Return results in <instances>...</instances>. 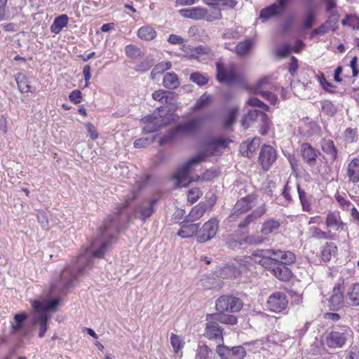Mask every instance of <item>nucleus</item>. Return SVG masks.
<instances>
[{
	"mask_svg": "<svg viewBox=\"0 0 359 359\" xmlns=\"http://www.w3.org/2000/svg\"><path fill=\"white\" fill-rule=\"evenodd\" d=\"M140 187L133 189L122 203L117 205L113 214L109 215L98 229L97 238L89 248H84L75 261L67 264L61 271L59 280L51 285V292L66 294L78 283L79 277L93 267V258H102L104 253L117 241L119 232L124 230L131 216L124 210L138 196Z\"/></svg>",
	"mask_w": 359,
	"mask_h": 359,
	"instance_id": "1",
	"label": "nucleus"
},
{
	"mask_svg": "<svg viewBox=\"0 0 359 359\" xmlns=\"http://www.w3.org/2000/svg\"><path fill=\"white\" fill-rule=\"evenodd\" d=\"M161 197V194H156L142 201L134 210V217L145 222L154 213L155 205L160 201Z\"/></svg>",
	"mask_w": 359,
	"mask_h": 359,
	"instance_id": "2",
	"label": "nucleus"
},
{
	"mask_svg": "<svg viewBox=\"0 0 359 359\" xmlns=\"http://www.w3.org/2000/svg\"><path fill=\"white\" fill-rule=\"evenodd\" d=\"M205 159L204 154H200L189 159L185 164L180 168L174 174L173 178L175 180L178 187H187L190 183L189 173L192 165L203 162Z\"/></svg>",
	"mask_w": 359,
	"mask_h": 359,
	"instance_id": "3",
	"label": "nucleus"
},
{
	"mask_svg": "<svg viewBox=\"0 0 359 359\" xmlns=\"http://www.w3.org/2000/svg\"><path fill=\"white\" fill-rule=\"evenodd\" d=\"M243 306V303L238 297L232 295H222L215 302V308L221 313L224 312L237 313Z\"/></svg>",
	"mask_w": 359,
	"mask_h": 359,
	"instance_id": "4",
	"label": "nucleus"
},
{
	"mask_svg": "<svg viewBox=\"0 0 359 359\" xmlns=\"http://www.w3.org/2000/svg\"><path fill=\"white\" fill-rule=\"evenodd\" d=\"M344 280L340 278L332 289V294L328 299V307L330 311H338L344 306Z\"/></svg>",
	"mask_w": 359,
	"mask_h": 359,
	"instance_id": "5",
	"label": "nucleus"
},
{
	"mask_svg": "<svg viewBox=\"0 0 359 359\" xmlns=\"http://www.w3.org/2000/svg\"><path fill=\"white\" fill-rule=\"evenodd\" d=\"M218 228V220L216 218H211L201 229L198 228L197 241L202 243L211 240L216 235Z\"/></svg>",
	"mask_w": 359,
	"mask_h": 359,
	"instance_id": "6",
	"label": "nucleus"
},
{
	"mask_svg": "<svg viewBox=\"0 0 359 359\" xmlns=\"http://www.w3.org/2000/svg\"><path fill=\"white\" fill-rule=\"evenodd\" d=\"M206 116H197L177 126L180 134L195 135L202 128Z\"/></svg>",
	"mask_w": 359,
	"mask_h": 359,
	"instance_id": "7",
	"label": "nucleus"
},
{
	"mask_svg": "<svg viewBox=\"0 0 359 359\" xmlns=\"http://www.w3.org/2000/svg\"><path fill=\"white\" fill-rule=\"evenodd\" d=\"M216 79L219 83H231L238 81V76L233 65L225 67L222 62L218 61L216 62Z\"/></svg>",
	"mask_w": 359,
	"mask_h": 359,
	"instance_id": "8",
	"label": "nucleus"
},
{
	"mask_svg": "<svg viewBox=\"0 0 359 359\" xmlns=\"http://www.w3.org/2000/svg\"><path fill=\"white\" fill-rule=\"evenodd\" d=\"M271 254V252L266 249L257 250L252 253L250 259L255 263L259 264L264 269L272 271L276 264H278V263L273 261L275 259H272Z\"/></svg>",
	"mask_w": 359,
	"mask_h": 359,
	"instance_id": "9",
	"label": "nucleus"
},
{
	"mask_svg": "<svg viewBox=\"0 0 359 359\" xmlns=\"http://www.w3.org/2000/svg\"><path fill=\"white\" fill-rule=\"evenodd\" d=\"M276 158V151L272 146L264 144L262 147L258 161L264 170H269Z\"/></svg>",
	"mask_w": 359,
	"mask_h": 359,
	"instance_id": "10",
	"label": "nucleus"
},
{
	"mask_svg": "<svg viewBox=\"0 0 359 359\" xmlns=\"http://www.w3.org/2000/svg\"><path fill=\"white\" fill-rule=\"evenodd\" d=\"M216 351L222 359H243L246 355L245 348L241 346L229 348L220 344L217 346Z\"/></svg>",
	"mask_w": 359,
	"mask_h": 359,
	"instance_id": "11",
	"label": "nucleus"
},
{
	"mask_svg": "<svg viewBox=\"0 0 359 359\" xmlns=\"http://www.w3.org/2000/svg\"><path fill=\"white\" fill-rule=\"evenodd\" d=\"M257 196L249 194L238 200L232 209V215L244 214L255 206Z\"/></svg>",
	"mask_w": 359,
	"mask_h": 359,
	"instance_id": "12",
	"label": "nucleus"
},
{
	"mask_svg": "<svg viewBox=\"0 0 359 359\" xmlns=\"http://www.w3.org/2000/svg\"><path fill=\"white\" fill-rule=\"evenodd\" d=\"M61 304V301L58 299H52L48 300H34L32 303L33 309L39 314H45L46 312H55L56 309Z\"/></svg>",
	"mask_w": 359,
	"mask_h": 359,
	"instance_id": "13",
	"label": "nucleus"
},
{
	"mask_svg": "<svg viewBox=\"0 0 359 359\" xmlns=\"http://www.w3.org/2000/svg\"><path fill=\"white\" fill-rule=\"evenodd\" d=\"M287 299L285 293L275 292L272 294L267 301V305L270 311L275 313H280L285 309L287 305Z\"/></svg>",
	"mask_w": 359,
	"mask_h": 359,
	"instance_id": "14",
	"label": "nucleus"
},
{
	"mask_svg": "<svg viewBox=\"0 0 359 359\" xmlns=\"http://www.w3.org/2000/svg\"><path fill=\"white\" fill-rule=\"evenodd\" d=\"M267 211V206L265 203L257 207L251 213L248 214L238 224L239 229H246L250 224L255 223L259 218L262 217Z\"/></svg>",
	"mask_w": 359,
	"mask_h": 359,
	"instance_id": "15",
	"label": "nucleus"
},
{
	"mask_svg": "<svg viewBox=\"0 0 359 359\" xmlns=\"http://www.w3.org/2000/svg\"><path fill=\"white\" fill-rule=\"evenodd\" d=\"M346 335V331H332L326 337V344L331 348H341L347 340Z\"/></svg>",
	"mask_w": 359,
	"mask_h": 359,
	"instance_id": "16",
	"label": "nucleus"
},
{
	"mask_svg": "<svg viewBox=\"0 0 359 359\" xmlns=\"http://www.w3.org/2000/svg\"><path fill=\"white\" fill-rule=\"evenodd\" d=\"M301 155L303 160L310 166L316 164L320 153L308 142H304L300 147Z\"/></svg>",
	"mask_w": 359,
	"mask_h": 359,
	"instance_id": "17",
	"label": "nucleus"
},
{
	"mask_svg": "<svg viewBox=\"0 0 359 359\" xmlns=\"http://www.w3.org/2000/svg\"><path fill=\"white\" fill-rule=\"evenodd\" d=\"M208 317V316H207ZM207 318L208 323L205 327V336L210 339H222V330L220 328L217 322L213 321L215 320L214 316H209Z\"/></svg>",
	"mask_w": 359,
	"mask_h": 359,
	"instance_id": "18",
	"label": "nucleus"
},
{
	"mask_svg": "<svg viewBox=\"0 0 359 359\" xmlns=\"http://www.w3.org/2000/svg\"><path fill=\"white\" fill-rule=\"evenodd\" d=\"M179 13L185 18H189L194 20H205V16L207 14V8L203 7H194L189 8L180 9Z\"/></svg>",
	"mask_w": 359,
	"mask_h": 359,
	"instance_id": "19",
	"label": "nucleus"
},
{
	"mask_svg": "<svg viewBox=\"0 0 359 359\" xmlns=\"http://www.w3.org/2000/svg\"><path fill=\"white\" fill-rule=\"evenodd\" d=\"M51 316H33L32 319V328H39V337L42 338L44 337L47 329L48 322L50 320Z\"/></svg>",
	"mask_w": 359,
	"mask_h": 359,
	"instance_id": "20",
	"label": "nucleus"
},
{
	"mask_svg": "<svg viewBox=\"0 0 359 359\" xmlns=\"http://www.w3.org/2000/svg\"><path fill=\"white\" fill-rule=\"evenodd\" d=\"M260 139L255 137L252 140L245 141L241 144L240 151L243 156L252 158L260 144Z\"/></svg>",
	"mask_w": 359,
	"mask_h": 359,
	"instance_id": "21",
	"label": "nucleus"
},
{
	"mask_svg": "<svg viewBox=\"0 0 359 359\" xmlns=\"http://www.w3.org/2000/svg\"><path fill=\"white\" fill-rule=\"evenodd\" d=\"M181 229L177 232V235L182 238H190L194 236H198L199 224L193 222L187 223L184 220L181 223Z\"/></svg>",
	"mask_w": 359,
	"mask_h": 359,
	"instance_id": "22",
	"label": "nucleus"
},
{
	"mask_svg": "<svg viewBox=\"0 0 359 359\" xmlns=\"http://www.w3.org/2000/svg\"><path fill=\"white\" fill-rule=\"evenodd\" d=\"M271 273L279 280L287 281L292 277V271L287 265L278 263L272 270Z\"/></svg>",
	"mask_w": 359,
	"mask_h": 359,
	"instance_id": "23",
	"label": "nucleus"
},
{
	"mask_svg": "<svg viewBox=\"0 0 359 359\" xmlns=\"http://www.w3.org/2000/svg\"><path fill=\"white\" fill-rule=\"evenodd\" d=\"M325 224L327 228L334 231L343 229L344 227V223L341 220L340 217L335 212H329L327 215Z\"/></svg>",
	"mask_w": 359,
	"mask_h": 359,
	"instance_id": "24",
	"label": "nucleus"
},
{
	"mask_svg": "<svg viewBox=\"0 0 359 359\" xmlns=\"http://www.w3.org/2000/svg\"><path fill=\"white\" fill-rule=\"evenodd\" d=\"M347 303L353 306L359 305V283L352 284L346 293Z\"/></svg>",
	"mask_w": 359,
	"mask_h": 359,
	"instance_id": "25",
	"label": "nucleus"
},
{
	"mask_svg": "<svg viewBox=\"0 0 359 359\" xmlns=\"http://www.w3.org/2000/svg\"><path fill=\"white\" fill-rule=\"evenodd\" d=\"M241 273L239 269L234 265L227 264L218 271V276L222 278H235Z\"/></svg>",
	"mask_w": 359,
	"mask_h": 359,
	"instance_id": "26",
	"label": "nucleus"
},
{
	"mask_svg": "<svg viewBox=\"0 0 359 359\" xmlns=\"http://www.w3.org/2000/svg\"><path fill=\"white\" fill-rule=\"evenodd\" d=\"M347 175L349 181L356 183L359 181V159H353L348 165Z\"/></svg>",
	"mask_w": 359,
	"mask_h": 359,
	"instance_id": "27",
	"label": "nucleus"
},
{
	"mask_svg": "<svg viewBox=\"0 0 359 359\" xmlns=\"http://www.w3.org/2000/svg\"><path fill=\"white\" fill-rule=\"evenodd\" d=\"M261 114H265V113L257 109L249 110L248 114H245L242 118L241 125L245 128H249L258 118L261 120Z\"/></svg>",
	"mask_w": 359,
	"mask_h": 359,
	"instance_id": "28",
	"label": "nucleus"
},
{
	"mask_svg": "<svg viewBox=\"0 0 359 359\" xmlns=\"http://www.w3.org/2000/svg\"><path fill=\"white\" fill-rule=\"evenodd\" d=\"M229 246L231 248H235L236 246L242 245L244 243L248 244H261L263 243L264 239L260 237L256 236H248L245 238L238 240V241H233L231 236H229Z\"/></svg>",
	"mask_w": 359,
	"mask_h": 359,
	"instance_id": "29",
	"label": "nucleus"
},
{
	"mask_svg": "<svg viewBox=\"0 0 359 359\" xmlns=\"http://www.w3.org/2000/svg\"><path fill=\"white\" fill-rule=\"evenodd\" d=\"M283 12L278 7V4L274 3L260 11L259 18L263 20H268L272 17L276 16Z\"/></svg>",
	"mask_w": 359,
	"mask_h": 359,
	"instance_id": "30",
	"label": "nucleus"
},
{
	"mask_svg": "<svg viewBox=\"0 0 359 359\" xmlns=\"http://www.w3.org/2000/svg\"><path fill=\"white\" fill-rule=\"evenodd\" d=\"M180 83L177 75L175 73H166L163 79V85L165 88L175 90Z\"/></svg>",
	"mask_w": 359,
	"mask_h": 359,
	"instance_id": "31",
	"label": "nucleus"
},
{
	"mask_svg": "<svg viewBox=\"0 0 359 359\" xmlns=\"http://www.w3.org/2000/svg\"><path fill=\"white\" fill-rule=\"evenodd\" d=\"M205 212V209L203 208V205L198 203V205L193 207L189 214L186 216L184 222L189 223L194 222L199 219Z\"/></svg>",
	"mask_w": 359,
	"mask_h": 359,
	"instance_id": "32",
	"label": "nucleus"
},
{
	"mask_svg": "<svg viewBox=\"0 0 359 359\" xmlns=\"http://www.w3.org/2000/svg\"><path fill=\"white\" fill-rule=\"evenodd\" d=\"M69 18L67 15H60L55 18L53 24L50 26V31L57 34L67 25Z\"/></svg>",
	"mask_w": 359,
	"mask_h": 359,
	"instance_id": "33",
	"label": "nucleus"
},
{
	"mask_svg": "<svg viewBox=\"0 0 359 359\" xmlns=\"http://www.w3.org/2000/svg\"><path fill=\"white\" fill-rule=\"evenodd\" d=\"M280 226V223L273 219L265 221L262 226L260 232L263 235H269L277 231Z\"/></svg>",
	"mask_w": 359,
	"mask_h": 359,
	"instance_id": "34",
	"label": "nucleus"
},
{
	"mask_svg": "<svg viewBox=\"0 0 359 359\" xmlns=\"http://www.w3.org/2000/svg\"><path fill=\"white\" fill-rule=\"evenodd\" d=\"M337 252V247L334 243H326L321 250V258L325 262H329L332 256H334Z\"/></svg>",
	"mask_w": 359,
	"mask_h": 359,
	"instance_id": "35",
	"label": "nucleus"
},
{
	"mask_svg": "<svg viewBox=\"0 0 359 359\" xmlns=\"http://www.w3.org/2000/svg\"><path fill=\"white\" fill-rule=\"evenodd\" d=\"M137 36L143 40L151 41L156 36V30L149 25L140 27L137 32Z\"/></svg>",
	"mask_w": 359,
	"mask_h": 359,
	"instance_id": "36",
	"label": "nucleus"
},
{
	"mask_svg": "<svg viewBox=\"0 0 359 359\" xmlns=\"http://www.w3.org/2000/svg\"><path fill=\"white\" fill-rule=\"evenodd\" d=\"M316 13L311 7L306 9V15L302 22V27L304 29H310L313 26L316 21Z\"/></svg>",
	"mask_w": 359,
	"mask_h": 359,
	"instance_id": "37",
	"label": "nucleus"
},
{
	"mask_svg": "<svg viewBox=\"0 0 359 359\" xmlns=\"http://www.w3.org/2000/svg\"><path fill=\"white\" fill-rule=\"evenodd\" d=\"M339 20V15L338 13H331L329 15L328 19L322 24L319 27L317 28V31L320 34V35H323L327 32V31L331 29L332 23L336 24Z\"/></svg>",
	"mask_w": 359,
	"mask_h": 359,
	"instance_id": "38",
	"label": "nucleus"
},
{
	"mask_svg": "<svg viewBox=\"0 0 359 359\" xmlns=\"http://www.w3.org/2000/svg\"><path fill=\"white\" fill-rule=\"evenodd\" d=\"M15 81L20 92L27 93L32 92L31 86L29 84L28 79L22 73H18L15 76Z\"/></svg>",
	"mask_w": 359,
	"mask_h": 359,
	"instance_id": "39",
	"label": "nucleus"
},
{
	"mask_svg": "<svg viewBox=\"0 0 359 359\" xmlns=\"http://www.w3.org/2000/svg\"><path fill=\"white\" fill-rule=\"evenodd\" d=\"M322 149L327 155H330L332 161L337 158V149L334 146V142L331 140H324L322 143Z\"/></svg>",
	"mask_w": 359,
	"mask_h": 359,
	"instance_id": "40",
	"label": "nucleus"
},
{
	"mask_svg": "<svg viewBox=\"0 0 359 359\" xmlns=\"http://www.w3.org/2000/svg\"><path fill=\"white\" fill-rule=\"evenodd\" d=\"M252 42L251 39H247L238 43L236 47V52L240 57L247 55L252 48Z\"/></svg>",
	"mask_w": 359,
	"mask_h": 359,
	"instance_id": "41",
	"label": "nucleus"
},
{
	"mask_svg": "<svg viewBox=\"0 0 359 359\" xmlns=\"http://www.w3.org/2000/svg\"><path fill=\"white\" fill-rule=\"evenodd\" d=\"M205 17V20L209 22L222 19V15L220 7H212L210 10L207 9V14Z\"/></svg>",
	"mask_w": 359,
	"mask_h": 359,
	"instance_id": "42",
	"label": "nucleus"
},
{
	"mask_svg": "<svg viewBox=\"0 0 359 359\" xmlns=\"http://www.w3.org/2000/svg\"><path fill=\"white\" fill-rule=\"evenodd\" d=\"M172 94V93L168 90H158L152 93V97L154 100L160 101L162 103L171 104V102L169 100V95Z\"/></svg>",
	"mask_w": 359,
	"mask_h": 359,
	"instance_id": "43",
	"label": "nucleus"
},
{
	"mask_svg": "<svg viewBox=\"0 0 359 359\" xmlns=\"http://www.w3.org/2000/svg\"><path fill=\"white\" fill-rule=\"evenodd\" d=\"M172 65L170 62H161L156 65L151 72V78L155 79L157 74H163L165 71L170 69Z\"/></svg>",
	"mask_w": 359,
	"mask_h": 359,
	"instance_id": "44",
	"label": "nucleus"
},
{
	"mask_svg": "<svg viewBox=\"0 0 359 359\" xmlns=\"http://www.w3.org/2000/svg\"><path fill=\"white\" fill-rule=\"evenodd\" d=\"M297 191L303 210L306 212L310 211L311 209V203L306 196V192L301 189L299 184H297Z\"/></svg>",
	"mask_w": 359,
	"mask_h": 359,
	"instance_id": "45",
	"label": "nucleus"
},
{
	"mask_svg": "<svg viewBox=\"0 0 359 359\" xmlns=\"http://www.w3.org/2000/svg\"><path fill=\"white\" fill-rule=\"evenodd\" d=\"M211 101V95L205 93L199 97L196 104L194 105L193 109L195 110H199L203 107L210 104Z\"/></svg>",
	"mask_w": 359,
	"mask_h": 359,
	"instance_id": "46",
	"label": "nucleus"
},
{
	"mask_svg": "<svg viewBox=\"0 0 359 359\" xmlns=\"http://www.w3.org/2000/svg\"><path fill=\"white\" fill-rule=\"evenodd\" d=\"M238 111V109L237 107H232L229 110L227 117L224 123V128H230L233 125Z\"/></svg>",
	"mask_w": 359,
	"mask_h": 359,
	"instance_id": "47",
	"label": "nucleus"
},
{
	"mask_svg": "<svg viewBox=\"0 0 359 359\" xmlns=\"http://www.w3.org/2000/svg\"><path fill=\"white\" fill-rule=\"evenodd\" d=\"M179 133H180L177 130V126L174 128L169 130L168 133L159 140V144L162 146L165 144L170 142V141L173 140L176 137L177 135Z\"/></svg>",
	"mask_w": 359,
	"mask_h": 359,
	"instance_id": "48",
	"label": "nucleus"
},
{
	"mask_svg": "<svg viewBox=\"0 0 359 359\" xmlns=\"http://www.w3.org/2000/svg\"><path fill=\"white\" fill-rule=\"evenodd\" d=\"M190 80L200 86H205L208 82V78L198 72L192 73Z\"/></svg>",
	"mask_w": 359,
	"mask_h": 359,
	"instance_id": "49",
	"label": "nucleus"
},
{
	"mask_svg": "<svg viewBox=\"0 0 359 359\" xmlns=\"http://www.w3.org/2000/svg\"><path fill=\"white\" fill-rule=\"evenodd\" d=\"M280 255L281 264L287 265L295 262L296 257L294 253L289 251L278 252Z\"/></svg>",
	"mask_w": 359,
	"mask_h": 359,
	"instance_id": "50",
	"label": "nucleus"
},
{
	"mask_svg": "<svg viewBox=\"0 0 359 359\" xmlns=\"http://www.w3.org/2000/svg\"><path fill=\"white\" fill-rule=\"evenodd\" d=\"M311 234L312 236L317 239H331L332 238V236L331 235L330 232H325L322 231L318 227H313L311 229Z\"/></svg>",
	"mask_w": 359,
	"mask_h": 359,
	"instance_id": "51",
	"label": "nucleus"
},
{
	"mask_svg": "<svg viewBox=\"0 0 359 359\" xmlns=\"http://www.w3.org/2000/svg\"><path fill=\"white\" fill-rule=\"evenodd\" d=\"M164 126V123L163 122H158L156 121L153 123H149L147 124L144 127L142 128V133L144 134H149L151 133L156 131H158L161 128H162Z\"/></svg>",
	"mask_w": 359,
	"mask_h": 359,
	"instance_id": "52",
	"label": "nucleus"
},
{
	"mask_svg": "<svg viewBox=\"0 0 359 359\" xmlns=\"http://www.w3.org/2000/svg\"><path fill=\"white\" fill-rule=\"evenodd\" d=\"M271 78L270 76H265L261 79L257 83L255 87V92L262 90H267V89H271L270 85H271Z\"/></svg>",
	"mask_w": 359,
	"mask_h": 359,
	"instance_id": "53",
	"label": "nucleus"
},
{
	"mask_svg": "<svg viewBox=\"0 0 359 359\" xmlns=\"http://www.w3.org/2000/svg\"><path fill=\"white\" fill-rule=\"evenodd\" d=\"M125 52L126 55L130 58H137L141 53L140 48L132 44L126 46Z\"/></svg>",
	"mask_w": 359,
	"mask_h": 359,
	"instance_id": "54",
	"label": "nucleus"
},
{
	"mask_svg": "<svg viewBox=\"0 0 359 359\" xmlns=\"http://www.w3.org/2000/svg\"><path fill=\"white\" fill-rule=\"evenodd\" d=\"M154 65V60L151 57H147L137 65V71L145 72Z\"/></svg>",
	"mask_w": 359,
	"mask_h": 359,
	"instance_id": "55",
	"label": "nucleus"
},
{
	"mask_svg": "<svg viewBox=\"0 0 359 359\" xmlns=\"http://www.w3.org/2000/svg\"><path fill=\"white\" fill-rule=\"evenodd\" d=\"M214 319L223 324L235 325L237 323L236 316H214Z\"/></svg>",
	"mask_w": 359,
	"mask_h": 359,
	"instance_id": "56",
	"label": "nucleus"
},
{
	"mask_svg": "<svg viewBox=\"0 0 359 359\" xmlns=\"http://www.w3.org/2000/svg\"><path fill=\"white\" fill-rule=\"evenodd\" d=\"M319 82L322 88L327 92L330 93H335L336 90L334 89L336 87L329 81H327L324 76V75L322 74L320 77L319 78Z\"/></svg>",
	"mask_w": 359,
	"mask_h": 359,
	"instance_id": "57",
	"label": "nucleus"
},
{
	"mask_svg": "<svg viewBox=\"0 0 359 359\" xmlns=\"http://www.w3.org/2000/svg\"><path fill=\"white\" fill-rule=\"evenodd\" d=\"M261 122L262 126L259 130V133L262 135H266L269 130L270 120L268 116L265 114H261Z\"/></svg>",
	"mask_w": 359,
	"mask_h": 359,
	"instance_id": "58",
	"label": "nucleus"
},
{
	"mask_svg": "<svg viewBox=\"0 0 359 359\" xmlns=\"http://www.w3.org/2000/svg\"><path fill=\"white\" fill-rule=\"evenodd\" d=\"M15 323L11 325V329L13 332L18 331L22 328L24 321L27 318V316H14Z\"/></svg>",
	"mask_w": 359,
	"mask_h": 359,
	"instance_id": "59",
	"label": "nucleus"
},
{
	"mask_svg": "<svg viewBox=\"0 0 359 359\" xmlns=\"http://www.w3.org/2000/svg\"><path fill=\"white\" fill-rule=\"evenodd\" d=\"M247 104L252 107H257L259 108H262L264 111H268L269 107L268 105L264 104L262 101L259 100L257 97H251L248 100Z\"/></svg>",
	"mask_w": 359,
	"mask_h": 359,
	"instance_id": "60",
	"label": "nucleus"
},
{
	"mask_svg": "<svg viewBox=\"0 0 359 359\" xmlns=\"http://www.w3.org/2000/svg\"><path fill=\"white\" fill-rule=\"evenodd\" d=\"M291 50V46L289 44H283L276 50V55L278 57H285L289 55Z\"/></svg>",
	"mask_w": 359,
	"mask_h": 359,
	"instance_id": "61",
	"label": "nucleus"
},
{
	"mask_svg": "<svg viewBox=\"0 0 359 359\" xmlns=\"http://www.w3.org/2000/svg\"><path fill=\"white\" fill-rule=\"evenodd\" d=\"M322 109L324 112L329 115H334L337 111L334 104L330 100H325L322 102Z\"/></svg>",
	"mask_w": 359,
	"mask_h": 359,
	"instance_id": "62",
	"label": "nucleus"
},
{
	"mask_svg": "<svg viewBox=\"0 0 359 359\" xmlns=\"http://www.w3.org/2000/svg\"><path fill=\"white\" fill-rule=\"evenodd\" d=\"M256 94L262 95L263 97L269 100L271 104H275L277 100V97L275 94L267 90H262L255 92Z\"/></svg>",
	"mask_w": 359,
	"mask_h": 359,
	"instance_id": "63",
	"label": "nucleus"
},
{
	"mask_svg": "<svg viewBox=\"0 0 359 359\" xmlns=\"http://www.w3.org/2000/svg\"><path fill=\"white\" fill-rule=\"evenodd\" d=\"M202 195L199 188H194L189 191L188 201L191 203H195Z\"/></svg>",
	"mask_w": 359,
	"mask_h": 359,
	"instance_id": "64",
	"label": "nucleus"
}]
</instances>
